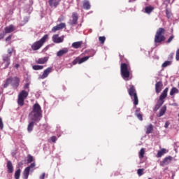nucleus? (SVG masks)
Segmentation results:
<instances>
[{"instance_id": "09e8293b", "label": "nucleus", "mask_w": 179, "mask_h": 179, "mask_svg": "<svg viewBox=\"0 0 179 179\" xmlns=\"http://www.w3.org/2000/svg\"><path fill=\"white\" fill-rule=\"evenodd\" d=\"M166 15L168 16V17H170V16H171V14L167 10H166Z\"/></svg>"}, {"instance_id": "0eeeda50", "label": "nucleus", "mask_w": 179, "mask_h": 179, "mask_svg": "<svg viewBox=\"0 0 179 179\" xmlns=\"http://www.w3.org/2000/svg\"><path fill=\"white\" fill-rule=\"evenodd\" d=\"M129 94L131 96V99H133L134 106H138V95H136V91L135 90V87L133 85H131L129 90Z\"/></svg>"}, {"instance_id": "6e6552de", "label": "nucleus", "mask_w": 179, "mask_h": 179, "mask_svg": "<svg viewBox=\"0 0 179 179\" xmlns=\"http://www.w3.org/2000/svg\"><path fill=\"white\" fill-rule=\"evenodd\" d=\"M13 51V49H8V52L9 55H4L3 56V61L5 64L6 68H8L9 65L10 64V55Z\"/></svg>"}, {"instance_id": "c85d7f7f", "label": "nucleus", "mask_w": 179, "mask_h": 179, "mask_svg": "<svg viewBox=\"0 0 179 179\" xmlns=\"http://www.w3.org/2000/svg\"><path fill=\"white\" fill-rule=\"evenodd\" d=\"M152 131H153V125L150 124L147 127L146 134H152Z\"/></svg>"}, {"instance_id": "8fccbe9b", "label": "nucleus", "mask_w": 179, "mask_h": 179, "mask_svg": "<svg viewBox=\"0 0 179 179\" xmlns=\"http://www.w3.org/2000/svg\"><path fill=\"white\" fill-rule=\"evenodd\" d=\"M24 89H29V83L24 85Z\"/></svg>"}, {"instance_id": "864d4df0", "label": "nucleus", "mask_w": 179, "mask_h": 179, "mask_svg": "<svg viewBox=\"0 0 179 179\" xmlns=\"http://www.w3.org/2000/svg\"><path fill=\"white\" fill-rule=\"evenodd\" d=\"M134 1H136V0H134Z\"/></svg>"}, {"instance_id": "a878e982", "label": "nucleus", "mask_w": 179, "mask_h": 179, "mask_svg": "<svg viewBox=\"0 0 179 179\" xmlns=\"http://www.w3.org/2000/svg\"><path fill=\"white\" fill-rule=\"evenodd\" d=\"M83 8L84 9H90V3L87 0L83 1Z\"/></svg>"}, {"instance_id": "20e7f679", "label": "nucleus", "mask_w": 179, "mask_h": 179, "mask_svg": "<svg viewBox=\"0 0 179 179\" xmlns=\"http://www.w3.org/2000/svg\"><path fill=\"white\" fill-rule=\"evenodd\" d=\"M164 40H166V37H164V29L159 28L156 33L155 42L162 43V41H164Z\"/></svg>"}, {"instance_id": "393cba45", "label": "nucleus", "mask_w": 179, "mask_h": 179, "mask_svg": "<svg viewBox=\"0 0 179 179\" xmlns=\"http://www.w3.org/2000/svg\"><path fill=\"white\" fill-rule=\"evenodd\" d=\"M166 110H167V107L163 106L159 110V114L158 117H163V115H164V114H166Z\"/></svg>"}, {"instance_id": "49530a36", "label": "nucleus", "mask_w": 179, "mask_h": 179, "mask_svg": "<svg viewBox=\"0 0 179 179\" xmlns=\"http://www.w3.org/2000/svg\"><path fill=\"white\" fill-rule=\"evenodd\" d=\"M5 37V33L0 34V40H2Z\"/></svg>"}, {"instance_id": "2f4dec72", "label": "nucleus", "mask_w": 179, "mask_h": 179, "mask_svg": "<svg viewBox=\"0 0 179 179\" xmlns=\"http://www.w3.org/2000/svg\"><path fill=\"white\" fill-rule=\"evenodd\" d=\"M12 83V78H8L3 85V87H6L7 86H9V84Z\"/></svg>"}, {"instance_id": "b1692460", "label": "nucleus", "mask_w": 179, "mask_h": 179, "mask_svg": "<svg viewBox=\"0 0 179 179\" xmlns=\"http://www.w3.org/2000/svg\"><path fill=\"white\" fill-rule=\"evenodd\" d=\"M30 171H30V168H29V167H27L24 169V173H23L24 178H25V179H28L29 178V174Z\"/></svg>"}, {"instance_id": "de8ad7c7", "label": "nucleus", "mask_w": 179, "mask_h": 179, "mask_svg": "<svg viewBox=\"0 0 179 179\" xmlns=\"http://www.w3.org/2000/svg\"><path fill=\"white\" fill-rule=\"evenodd\" d=\"M45 177V173H42V175L39 177L40 179H44Z\"/></svg>"}, {"instance_id": "e433bc0d", "label": "nucleus", "mask_w": 179, "mask_h": 179, "mask_svg": "<svg viewBox=\"0 0 179 179\" xmlns=\"http://www.w3.org/2000/svg\"><path fill=\"white\" fill-rule=\"evenodd\" d=\"M169 65H171V62L166 61L162 64V66L163 68H166V66H169Z\"/></svg>"}, {"instance_id": "bb28decb", "label": "nucleus", "mask_w": 179, "mask_h": 179, "mask_svg": "<svg viewBox=\"0 0 179 179\" xmlns=\"http://www.w3.org/2000/svg\"><path fill=\"white\" fill-rule=\"evenodd\" d=\"M145 156V148H141L138 152V157L139 159H143Z\"/></svg>"}, {"instance_id": "7c9ffc66", "label": "nucleus", "mask_w": 179, "mask_h": 179, "mask_svg": "<svg viewBox=\"0 0 179 179\" xmlns=\"http://www.w3.org/2000/svg\"><path fill=\"white\" fill-rule=\"evenodd\" d=\"M154 9L152 6H147L145 9V13H150Z\"/></svg>"}, {"instance_id": "72a5a7b5", "label": "nucleus", "mask_w": 179, "mask_h": 179, "mask_svg": "<svg viewBox=\"0 0 179 179\" xmlns=\"http://www.w3.org/2000/svg\"><path fill=\"white\" fill-rule=\"evenodd\" d=\"M15 178L19 179L20 178V169H18L15 173Z\"/></svg>"}, {"instance_id": "f8f14e48", "label": "nucleus", "mask_w": 179, "mask_h": 179, "mask_svg": "<svg viewBox=\"0 0 179 179\" xmlns=\"http://www.w3.org/2000/svg\"><path fill=\"white\" fill-rule=\"evenodd\" d=\"M52 41L53 43H56L57 44L62 43L64 41V36L59 37L58 34H55L52 36Z\"/></svg>"}, {"instance_id": "7ed1b4c3", "label": "nucleus", "mask_w": 179, "mask_h": 179, "mask_svg": "<svg viewBox=\"0 0 179 179\" xmlns=\"http://www.w3.org/2000/svg\"><path fill=\"white\" fill-rule=\"evenodd\" d=\"M48 40V34L44 35L39 41L34 43L31 45V48L33 51H37V50H40L42 45H44V43Z\"/></svg>"}, {"instance_id": "a18cd8bd", "label": "nucleus", "mask_w": 179, "mask_h": 179, "mask_svg": "<svg viewBox=\"0 0 179 179\" xmlns=\"http://www.w3.org/2000/svg\"><path fill=\"white\" fill-rule=\"evenodd\" d=\"M169 125H170V122L166 121L164 125L165 128H169Z\"/></svg>"}, {"instance_id": "39448f33", "label": "nucleus", "mask_w": 179, "mask_h": 179, "mask_svg": "<svg viewBox=\"0 0 179 179\" xmlns=\"http://www.w3.org/2000/svg\"><path fill=\"white\" fill-rule=\"evenodd\" d=\"M27 96H29V92H27L26 90H22L20 92L17 103L21 107L24 106V100L27 99Z\"/></svg>"}, {"instance_id": "4c0bfd02", "label": "nucleus", "mask_w": 179, "mask_h": 179, "mask_svg": "<svg viewBox=\"0 0 179 179\" xmlns=\"http://www.w3.org/2000/svg\"><path fill=\"white\" fill-rule=\"evenodd\" d=\"M99 40L101 44H104V41H106V37H104V36H100V37L99 38Z\"/></svg>"}, {"instance_id": "3c124183", "label": "nucleus", "mask_w": 179, "mask_h": 179, "mask_svg": "<svg viewBox=\"0 0 179 179\" xmlns=\"http://www.w3.org/2000/svg\"><path fill=\"white\" fill-rule=\"evenodd\" d=\"M15 68H16V69L19 68V64H16L15 65Z\"/></svg>"}, {"instance_id": "dca6fc26", "label": "nucleus", "mask_w": 179, "mask_h": 179, "mask_svg": "<svg viewBox=\"0 0 179 179\" xmlns=\"http://www.w3.org/2000/svg\"><path fill=\"white\" fill-rule=\"evenodd\" d=\"M20 82V80L17 77H15L13 80H11L13 87H14L15 89H17V87H19Z\"/></svg>"}, {"instance_id": "58836bf2", "label": "nucleus", "mask_w": 179, "mask_h": 179, "mask_svg": "<svg viewBox=\"0 0 179 179\" xmlns=\"http://www.w3.org/2000/svg\"><path fill=\"white\" fill-rule=\"evenodd\" d=\"M136 115L138 118V120H140V121H142V120H143L142 117V114L136 113Z\"/></svg>"}, {"instance_id": "f704fd0d", "label": "nucleus", "mask_w": 179, "mask_h": 179, "mask_svg": "<svg viewBox=\"0 0 179 179\" xmlns=\"http://www.w3.org/2000/svg\"><path fill=\"white\" fill-rule=\"evenodd\" d=\"M29 168V170L31 171H34V168L36 167V163H32L31 164V165L29 166H28Z\"/></svg>"}, {"instance_id": "a211bd4d", "label": "nucleus", "mask_w": 179, "mask_h": 179, "mask_svg": "<svg viewBox=\"0 0 179 179\" xmlns=\"http://www.w3.org/2000/svg\"><path fill=\"white\" fill-rule=\"evenodd\" d=\"M68 51H69V50L67 48H64L57 52V56L62 57V55H64V54H66Z\"/></svg>"}, {"instance_id": "a19ab883", "label": "nucleus", "mask_w": 179, "mask_h": 179, "mask_svg": "<svg viewBox=\"0 0 179 179\" xmlns=\"http://www.w3.org/2000/svg\"><path fill=\"white\" fill-rule=\"evenodd\" d=\"M176 61H179V49L176 51Z\"/></svg>"}, {"instance_id": "412c9836", "label": "nucleus", "mask_w": 179, "mask_h": 179, "mask_svg": "<svg viewBox=\"0 0 179 179\" xmlns=\"http://www.w3.org/2000/svg\"><path fill=\"white\" fill-rule=\"evenodd\" d=\"M48 61V57H45L42 58H39L37 60H36V64H45Z\"/></svg>"}, {"instance_id": "c9c22d12", "label": "nucleus", "mask_w": 179, "mask_h": 179, "mask_svg": "<svg viewBox=\"0 0 179 179\" xmlns=\"http://www.w3.org/2000/svg\"><path fill=\"white\" fill-rule=\"evenodd\" d=\"M143 171H144V169H138V170H137V174H138V176H139V177H141V176H143Z\"/></svg>"}, {"instance_id": "f257e3e1", "label": "nucleus", "mask_w": 179, "mask_h": 179, "mask_svg": "<svg viewBox=\"0 0 179 179\" xmlns=\"http://www.w3.org/2000/svg\"><path fill=\"white\" fill-rule=\"evenodd\" d=\"M43 118V113L41 111V106L38 103H35L33 106L32 111L29 113V124H28L27 131L31 132L34 128V122H39Z\"/></svg>"}, {"instance_id": "603ef678", "label": "nucleus", "mask_w": 179, "mask_h": 179, "mask_svg": "<svg viewBox=\"0 0 179 179\" xmlns=\"http://www.w3.org/2000/svg\"><path fill=\"white\" fill-rule=\"evenodd\" d=\"M173 54L171 55V57H173Z\"/></svg>"}, {"instance_id": "ddd939ff", "label": "nucleus", "mask_w": 179, "mask_h": 179, "mask_svg": "<svg viewBox=\"0 0 179 179\" xmlns=\"http://www.w3.org/2000/svg\"><path fill=\"white\" fill-rule=\"evenodd\" d=\"M15 30H16V27H15L13 24L6 27L4 29V31H5L6 34H9V33H12V32L15 31Z\"/></svg>"}, {"instance_id": "473e14b6", "label": "nucleus", "mask_w": 179, "mask_h": 179, "mask_svg": "<svg viewBox=\"0 0 179 179\" xmlns=\"http://www.w3.org/2000/svg\"><path fill=\"white\" fill-rule=\"evenodd\" d=\"M32 162H34V158L33 156L28 155L27 156V163H31Z\"/></svg>"}, {"instance_id": "4be33fe9", "label": "nucleus", "mask_w": 179, "mask_h": 179, "mask_svg": "<svg viewBox=\"0 0 179 179\" xmlns=\"http://www.w3.org/2000/svg\"><path fill=\"white\" fill-rule=\"evenodd\" d=\"M7 169H8V173H13V165H12V162L8 161Z\"/></svg>"}, {"instance_id": "c756f323", "label": "nucleus", "mask_w": 179, "mask_h": 179, "mask_svg": "<svg viewBox=\"0 0 179 179\" xmlns=\"http://www.w3.org/2000/svg\"><path fill=\"white\" fill-rule=\"evenodd\" d=\"M178 89L176 87H173L170 92V95L174 96V94H176V93H178Z\"/></svg>"}, {"instance_id": "ea45409f", "label": "nucleus", "mask_w": 179, "mask_h": 179, "mask_svg": "<svg viewBox=\"0 0 179 179\" xmlns=\"http://www.w3.org/2000/svg\"><path fill=\"white\" fill-rule=\"evenodd\" d=\"M0 129H3V122L2 121L1 117H0Z\"/></svg>"}, {"instance_id": "9d476101", "label": "nucleus", "mask_w": 179, "mask_h": 179, "mask_svg": "<svg viewBox=\"0 0 179 179\" xmlns=\"http://www.w3.org/2000/svg\"><path fill=\"white\" fill-rule=\"evenodd\" d=\"M52 72V67H48L47 69L44 70L42 76H40L41 79H45L48 77V75Z\"/></svg>"}, {"instance_id": "5701e85b", "label": "nucleus", "mask_w": 179, "mask_h": 179, "mask_svg": "<svg viewBox=\"0 0 179 179\" xmlns=\"http://www.w3.org/2000/svg\"><path fill=\"white\" fill-rule=\"evenodd\" d=\"M167 153V150L165 148H162L161 150H159L157 155V157H162L163 155H166Z\"/></svg>"}, {"instance_id": "4468645a", "label": "nucleus", "mask_w": 179, "mask_h": 179, "mask_svg": "<svg viewBox=\"0 0 179 179\" xmlns=\"http://www.w3.org/2000/svg\"><path fill=\"white\" fill-rule=\"evenodd\" d=\"M78 13H73L72 14V20H70L69 24L73 26V24H76L78 23Z\"/></svg>"}, {"instance_id": "f3484780", "label": "nucleus", "mask_w": 179, "mask_h": 179, "mask_svg": "<svg viewBox=\"0 0 179 179\" xmlns=\"http://www.w3.org/2000/svg\"><path fill=\"white\" fill-rule=\"evenodd\" d=\"M60 2L61 0H49V5L50 6H55V8H57V6L59 5Z\"/></svg>"}, {"instance_id": "f03ea898", "label": "nucleus", "mask_w": 179, "mask_h": 179, "mask_svg": "<svg viewBox=\"0 0 179 179\" xmlns=\"http://www.w3.org/2000/svg\"><path fill=\"white\" fill-rule=\"evenodd\" d=\"M121 75L124 80H128L129 75H131V66L129 65L122 63L120 66Z\"/></svg>"}, {"instance_id": "2eb2a0df", "label": "nucleus", "mask_w": 179, "mask_h": 179, "mask_svg": "<svg viewBox=\"0 0 179 179\" xmlns=\"http://www.w3.org/2000/svg\"><path fill=\"white\" fill-rule=\"evenodd\" d=\"M66 24L64 22L60 23L59 24H57V26L54 27L52 29V31L53 33H55V31H58V30H62V29H64V27H66Z\"/></svg>"}, {"instance_id": "aec40b11", "label": "nucleus", "mask_w": 179, "mask_h": 179, "mask_svg": "<svg viewBox=\"0 0 179 179\" xmlns=\"http://www.w3.org/2000/svg\"><path fill=\"white\" fill-rule=\"evenodd\" d=\"M82 44H83V42L82 41L74 42L72 43L71 47L76 49L80 48V47H82Z\"/></svg>"}, {"instance_id": "cd10ccee", "label": "nucleus", "mask_w": 179, "mask_h": 179, "mask_svg": "<svg viewBox=\"0 0 179 179\" xmlns=\"http://www.w3.org/2000/svg\"><path fill=\"white\" fill-rule=\"evenodd\" d=\"M43 68L44 66L40 65H34L32 66V69H34V71H41Z\"/></svg>"}, {"instance_id": "6ab92c4d", "label": "nucleus", "mask_w": 179, "mask_h": 179, "mask_svg": "<svg viewBox=\"0 0 179 179\" xmlns=\"http://www.w3.org/2000/svg\"><path fill=\"white\" fill-rule=\"evenodd\" d=\"M163 87V83L162 82H158L155 85V90L157 93H160L162 92V89Z\"/></svg>"}, {"instance_id": "423d86ee", "label": "nucleus", "mask_w": 179, "mask_h": 179, "mask_svg": "<svg viewBox=\"0 0 179 179\" xmlns=\"http://www.w3.org/2000/svg\"><path fill=\"white\" fill-rule=\"evenodd\" d=\"M90 52H91V55L90 56H86L83 58L76 57V59L73 61V65H76V64H83V62H86V61H87V59L90 58V57H93V55L96 54V52L94 50H91Z\"/></svg>"}, {"instance_id": "79ce46f5", "label": "nucleus", "mask_w": 179, "mask_h": 179, "mask_svg": "<svg viewBox=\"0 0 179 179\" xmlns=\"http://www.w3.org/2000/svg\"><path fill=\"white\" fill-rule=\"evenodd\" d=\"M173 38H174V36H171L167 41V43H171L173 41Z\"/></svg>"}, {"instance_id": "1a4fd4ad", "label": "nucleus", "mask_w": 179, "mask_h": 179, "mask_svg": "<svg viewBox=\"0 0 179 179\" xmlns=\"http://www.w3.org/2000/svg\"><path fill=\"white\" fill-rule=\"evenodd\" d=\"M173 160V157L169 156L166 157L164 160L160 163V165L162 166V167H164V166H167L168 164H170L171 163V161Z\"/></svg>"}, {"instance_id": "c03bdc74", "label": "nucleus", "mask_w": 179, "mask_h": 179, "mask_svg": "<svg viewBox=\"0 0 179 179\" xmlns=\"http://www.w3.org/2000/svg\"><path fill=\"white\" fill-rule=\"evenodd\" d=\"M52 142H56L57 141V137L56 136H52L50 138Z\"/></svg>"}, {"instance_id": "9b49d317", "label": "nucleus", "mask_w": 179, "mask_h": 179, "mask_svg": "<svg viewBox=\"0 0 179 179\" xmlns=\"http://www.w3.org/2000/svg\"><path fill=\"white\" fill-rule=\"evenodd\" d=\"M169 92V89L166 87L165 90L163 91L162 94L159 96V101H161V106L164 103V99L167 97V93Z\"/></svg>"}, {"instance_id": "37998d69", "label": "nucleus", "mask_w": 179, "mask_h": 179, "mask_svg": "<svg viewBox=\"0 0 179 179\" xmlns=\"http://www.w3.org/2000/svg\"><path fill=\"white\" fill-rule=\"evenodd\" d=\"M10 40H12V35L8 36L6 38V41L8 43Z\"/></svg>"}]
</instances>
